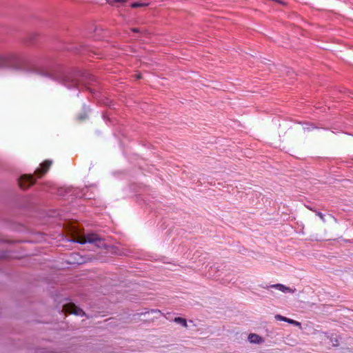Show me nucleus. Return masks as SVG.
<instances>
[{"label":"nucleus","mask_w":353,"mask_h":353,"mask_svg":"<svg viewBox=\"0 0 353 353\" xmlns=\"http://www.w3.org/2000/svg\"><path fill=\"white\" fill-rule=\"evenodd\" d=\"M149 3H133L131 6L132 8H139L143 6H148Z\"/></svg>","instance_id":"obj_8"},{"label":"nucleus","mask_w":353,"mask_h":353,"mask_svg":"<svg viewBox=\"0 0 353 353\" xmlns=\"http://www.w3.org/2000/svg\"><path fill=\"white\" fill-rule=\"evenodd\" d=\"M331 341L332 342L334 346H337L339 345L338 340L336 339H331Z\"/></svg>","instance_id":"obj_12"},{"label":"nucleus","mask_w":353,"mask_h":353,"mask_svg":"<svg viewBox=\"0 0 353 353\" xmlns=\"http://www.w3.org/2000/svg\"><path fill=\"white\" fill-rule=\"evenodd\" d=\"M132 30L134 32H138L139 30L137 28H132Z\"/></svg>","instance_id":"obj_15"},{"label":"nucleus","mask_w":353,"mask_h":353,"mask_svg":"<svg viewBox=\"0 0 353 353\" xmlns=\"http://www.w3.org/2000/svg\"><path fill=\"white\" fill-rule=\"evenodd\" d=\"M5 59V57L0 54V63H2Z\"/></svg>","instance_id":"obj_14"},{"label":"nucleus","mask_w":353,"mask_h":353,"mask_svg":"<svg viewBox=\"0 0 353 353\" xmlns=\"http://www.w3.org/2000/svg\"><path fill=\"white\" fill-rule=\"evenodd\" d=\"M270 288L276 289L283 293L293 294L296 292L295 288H291L281 283L272 285Z\"/></svg>","instance_id":"obj_5"},{"label":"nucleus","mask_w":353,"mask_h":353,"mask_svg":"<svg viewBox=\"0 0 353 353\" xmlns=\"http://www.w3.org/2000/svg\"><path fill=\"white\" fill-rule=\"evenodd\" d=\"M285 320L284 321L288 322V321H290V319H288V318H285Z\"/></svg>","instance_id":"obj_16"},{"label":"nucleus","mask_w":353,"mask_h":353,"mask_svg":"<svg viewBox=\"0 0 353 353\" xmlns=\"http://www.w3.org/2000/svg\"><path fill=\"white\" fill-rule=\"evenodd\" d=\"M107 3L110 5H114L117 2H125V0H106Z\"/></svg>","instance_id":"obj_10"},{"label":"nucleus","mask_w":353,"mask_h":353,"mask_svg":"<svg viewBox=\"0 0 353 353\" xmlns=\"http://www.w3.org/2000/svg\"><path fill=\"white\" fill-rule=\"evenodd\" d=\"M63 309L65 312L73 314L77 316H83L85 314L80 307H77L74 303H68L64 305Z\"/></svg>","instance_id":"obj_3"},{"label":"nucleus","mask_w":353,"mask_h":353,"mask_svg":"<svg viewBox=\"0 0 353 353\" xmlns=\"http://www.w3.org/2000/svg\"><path fill=\"white\" fill-rule=\"evenodd\" d=\"M34 183V180L31 174H23L19 179V185L22 189H27Z\"/></svg>","instance_id":"obj_2"},{"label":"nucleus","mask_w":353,"mask_h":353,"mask_svg":"<svg viewBox=\"0 0 353 353\" xmlns=\"http://www.w3.org/2000/svg\"><path fill=\"white\" fill-rule=\"evenodd\" d=\"M324 334H325V337H327V338H328V336H327V334L326 333H325Z\"/></svg>","instance_id":"obj_18"},{"label":"nucleus","mask_w":353,"mask_h":353,"mask_svg":"<svg viewBox=\"0 0 353 353\" xmlns=\"http://www.w3.org/2000/svg\"><path fill=\"white\" fill-rule=\"evenodd\" d=\"M52 165V161L49 160L44 161L42 163L40 164V167L37 168L34 173L38 175L39 177L43 176L45 173H46L50 167Z\"/></svg>","instance_id":"obj_4"},{"label":"nucleus","mask_w":353,"mask_h":353,"mask_svg":"<svg viewBox=\"0 0 353 353\" xmlns=\"http://www.w3.org/2000/svg\"><path fill=\"white\" fill-rule=\"evenodd\" d=\"M248 341L251 343L261 344L264 342V339L256 334H250L248 336Z\"/></svg>","instance_id":"obj_6"},{"label":"nucleus","mask_w":353,"mask_h":353,"mask_svg":"<svg viewBox=\"0 0 353 353\" xmlns=\"http://www.w3.org/2000/svg\"><path fill=\"white\" fill-rule=\"evenodd\" d=\"M317 215L321 218V219L324 221H325V219H324V215L321 213V212H317Z\"/></svg>","instance_id":"obj_13"},{"label":"nucleus","mask_w":353,"mask_h":353,"mask_svg":"<svg viewBox=\"0 0 353 353\" xmlns=\"http://www.w3.org/2000/svg\"><path fill=\"white\" fill-rule=\"evenodd\" d=\"M137 77V79H140L141 78V75L138 74Z\"/></svg>","instance_id":"obj_17"},{"label":"nucleus","mask_w":353,"mask_h":353,"mask_svg":"<svg viewBox=\"0 0 353 353\" xmlns=\"http://www.w3.org/2000/svg\"><path fill=\"white\" fill-rule=\"evenodd\" d=\"M74 241L81 244H94L98 248H103L112 254H118V248L116 246L106 245L104 239L96 233L79 234Z\"/></svg>","instance_id":"obj_1"},{"label":"nucleus","mask_w":353,"mask_h":353,"mask_svg":"<svg viewBox=\"0 0 353 353\" xmlns=\"http://www.w3.org/2000/svg\"><path fill=\"white\" fill-rule=\"evenodd\" d=\"M288 323H290V324H292V325H294L295 326H298L299 327H301V323H299V322H298L296 321H294L293 319H290V321H288Z\"/></svg>","instance_id":"obj_9"},{"label":"nucleus","mask_w":353,"mask_h":353,"mask_svg":"<svg viewBox=\"0 0 353 353\" xmlns=\"http://www.w3.org/2000/svg\"><path fill=\"white\" fill-rule=\"evenodd\" d=\"M285 318H286V317L283 316H281V315H280V314H276V315L275 316V319H276V320H279V321H284L285 320Z\"/></svg>","instance_id":"obj_11"},{"label":"nucleus","mask_w":353,"mask_h":353,"mask_svg":"<svg viewBox=\"0 0 353 353\" xmlns=\"http://www.w3.org/2000/svg\"><path fill=\"white\" fill-rule=\"evenodd\" d=\"M174 321L176 323H179L181 325L184 327H188L186 319L181 318V317H176L174 320Z\"/></svg>","instance_id":"obj_7"}]
</instances>
